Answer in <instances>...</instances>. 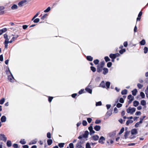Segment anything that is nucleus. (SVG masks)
Here are the masks:
<instances>
[{
    "label": "nucleus",
    "instance_id": "20e7f679",
    "mask_svg": "<svg viewBox=\"0 0 148 148\" xmlns=\"http://www.w3.org/2000/svg\"><path fill=\"white\" fill-rule=\"evenodd\" d=\"M105 140V138L103 136H101L100 137L99 140V143H101V144H104V143L103 142Z\"/></svg>",
    "mask_w": 148,
    "mask_h": 148
},
{
    "label": "nucleus",
    "instance_id": "cd10ccee",
    "mask_svg": "<svg viewBox=\"0 0 148 148\" xmlns=\"http://www.w3.org/2000/svg\"><path fill=\"white\" fill-rule=\"evenodd\" d=\"M17 6L16 5L14 4L12 6L11 8L12 10H14L17 9Z\"/></svg>",
    "mask_w": 148,
    "mask_h": 148
},
{
    "label": "nucleus",
    "instance_id": "423d86ee",
    "mask_svg": "<svg viewBox=\"0 0 148 148\" xmlns=\"http://www.w3.org/2000/svg\"><path fill=\"white\" fill-rule=\"evenodd\" d=\"M88 134L89 132L88 131H85L84 134L82 135V137L84 138H87L88 137Z\"/></svg>",
    "mask_w": 148,
    "mask_h": 148
},
{
    "label": "nucleus",
    "instance_id": "1a4fd4ad",
    "mask_svg": "<svg viewBox=\"0 0 148 148\" xmlns=\"http://www.w3.org/2000/svg\"><path fill=\"white\" fill-rule=\"evenodd\" d=\"M102 68L99 65H98L97 67V71L98 73H100L102 71Z\"/></svg>",
    "mask_w": 148,
    "mask_h": 148
},
{
    "label": "nucleus",
    "instance_id": "4be33fe9",
    "mask_svg": "<svg viewBox=\"0 0 148 148\" xmlns=\"http://www.w3.org/2000/svg\"><path fill=\"white\" fill-rule=\"evenodd\" d=\"M12 143L11 141L8 140L7 143V145L8 147H10L11 146Z\"/></svg>",
    "mask_w": 148,
    "mask_h": 148
},
{
    "label": "nucleus",
    "instance_id": "603ef678",
    "mask_svg": "<svg viewBox=\"0 0 148 148\" xmlns=\"http://www.w3.org/2000/svg\"><path fill=\"white\" fill-rule=\"evenodd\" d=\"M105 64V62L104 61L102 62H101L100 65H99V66L103 68Z\"/></svg>",
    "mask_w": 148,
    "mask_h": 148
},
{
    "label": "nucleus",
    "instance_id": "58836bf2",
    "mask_svg": "<svg viewBox=\"0 0 148 148\" xmlns=\"http://www.w3.org/2000/svg\"><path fill=\"white\" fill-rule=\"evenodd\" d=\"M20 143L24 145L26 143V142L24 139L21 140L20 141Z\"/></svg>",
    "mask_w": 148,
    "mask_h": 148
},
{
    "label": "nucleus",
    "instance_id": "7ed1b4c3",
    "mask_svg": "<svg viewBox=\"0 0 148 148\" xmlns=\"http://www.w3.org/2000/svg\"><path fill=\"white\" fill-rule=\"evenodd\" d=\"M0 139L5 142L7 140V138L4 135L1 134H0Z\"/></svg>",
    "mask_w": 148,
    "mask_h": 148
},
{
    "label": "nucleus",
    "instance_id": "f03ea898",
    "mask_svg": "<svg viewBox=\"0 0 148 148\" xmlns=\"http://www.w3.org/2000/svg\"><path fill=\"white\" fill-rule=\"evenodd\" d=\"M9 71L10 73V75L8 76V79L11 82H14V80H15L12 73L9 69Z\"/></svg>",
    "mask_w": 148,
    "mask_h": 148
},
{
    "label": "nucleus",
    "instance_id": "052dcab7",
    "mask_svg": "<svg viewBox=\"0 0 148 148\" xmlns=\"http://www.w3.org/2000/svg\"><path fill=\"white\" fill-rule=\"evenodd\" d=\"M119 102L121 103H123L124 102L123 99L122 98H121L119 100Z\"/></svg>",
    "mask_w": 148,
    "mask_h": 148
},
{
    "label": "nucleus",
    "instance_id": "13d9d810",
    "mask_svg": "<svg viewBox=\"0 0 148 148\" xmlns=\"http://www.w3.org/2000/svg\"><path fill=\"white\" fill-rule=\"evenodd\" d=\"M87 120L88 123H90L92 121V119L90 118H87Z\"/></svg>",
    "mask_w": 148,
    "mask_h": 148
},
{
    "label": "nucleus",
    "instance_id": "4c0bfd02",
    "mask_svg": "<svg viewBox=\"0 0 148 148\" xmlns=\"http://www.w3.org/2000/svg\"><path fill=\"white\" fill-rule=\"evenodd\" d=\"M99 62V61L98 59L95 60L93 61V62L96 65H97V64H98Z\"/></svg>",
    "mask_w": 148,
    "mask_h": 148
},
{
    "label": "nucleus",
    "instance_id": "f8f14e48",
    "mask_svg": "<svg viewBox=\"0 0 148 148\" xmlns=\"http://www.w3.org/2000/svg\"><path fill=\"white\" fill-rule=\"evenodd\" d=\"M101 129V127L99 125H97L95 126L94 129L97 131H99Z\"/></svg>",
    "mask_w": 148,
    "mask_h": 148
},
{
    "label": "nucleus",
    "instance_id": "ea45409f",
    "mask_svg": "<svg viewBox=\"0 0 148 148\" xmlns=\"http://www.w3.org/2000/svg\"><path fill=\"white\" fill-rule=\"evenodd\" d=\"M134 100V97H132V98H131L130 99H129V100L128 101V105L130 104L131 103L132 101Z\"/></svg>",
    "mask_w": 148,
    "mask_h": 148
},
{
    "label": "nucleus",
    "instance_id": "c03bdc74",
    "mask_svg": "<svg viewBox=\"0 0 148 148\" xmlns=\"http://www.w3.org/2000/svg\"><path fill=\"white\" fill-rule=\"evenodd\" d=\"M102 104L101 102V101L96 103V106H101Z\"/></svg>",
    "mask_w": 148,
    "mask_h": 148
},
{
    "label": "nucleus",
    "instance_id": "2eb2a0df",
    "mask_svg": "<svg viewBox=\"0 0 148 148\" xmlns=\"http://www.w3.org/2000/svg\"><path fill=\"white\" fill-rule=\"evenodd\" d=\"M82 147L81 143L80 142H78L76 144L75 148H81Z\"/></svg>",
    "mask_w": 148,
    "mask_h": 148
},
{
    "label": "nucleus",
    "instance_id": "f704fd0d",
    "mask_svg": "<svg viewBox=\"0 0 148 148\" xmlns=\"http://www.w3.org/2000/svg\"><path fill=\"white\" fill-rule=\"evenodd\" d=\"M47 16V14H46L44 15H43L41 18V19L42 20H44Z\"/></svg>",
    "mask_w": 148,
    "mask_h": 148
},
{
    "label": "nucleus",
    "instance_id": "37998d69",
    "mask_svg": "<svg viewBox=\"0 0 148 148\" xmlns=\"http://www.w3.org/2000/svg\"><path fill=\"white\" fill-rule=\"evenodd\" d=\"M51 10V8L50 7H48L46 10L44 11L45 12H49Z\"/></svg>",
    "mask_w": 148,
    "mask_h": 148
},
{
    "label": "nucleus",
    "instance_id": "7c9ffc66",
    "mask_svg": "<svg viewBox=\"0 0 148 148\" xmlns=\"http://www.w3.org/2000/svg\"><path fill=\"white\" fill-rule=\"evenodd\" d=\"M90 69L93 72H95L96 71V68L94 66H91Z\"/></svg>",
    "mask_w": 148,
    "mask_h": 148
},
{
    "label": "nucleus",
    "instance_id": "473e14b6",
    "mask_svg": "<svg viewBox=\"0 0 148 148\" xmlns=\"http://www.w3.org/2000/svg\"><path fill=\"white\" fill-rule=\"evenodd\" d=\"M140 95L142 98H144L145 97V94L143 92H141Z\"/></svg>",
    "mask_w": 148,
    "mask_h": 148
},
{
    "label": "nucleus",
    "instance_id": "de8ad7c7",
    "mask_svg": "<svg viewBox=\"0 0 148 148\" xmlns=\"http://www.w3.org/2000/svg\"><path fill=\"white\" fill-rule=\"evenodd\" d=\"M86 148H91V147L89 143H87L86 145Z\"/></svg>",
    "mask_w": 148,
    "mask_h": 148
},
{
    "label": "nucleus",
    "instance_id": "09e8293b",
    "mask_svg": "<svg viewBox=\"0 0 148 148\" xmlns=\"http://www.w3.org/2000/svg\"><path fill=\"white\" fill-rule=\"evenodd\" d=\"M142 123H140V121L137 122L135 125V126L136 127H138L140 125V124Z\"/></svg>",
    "mask_w": 148,
    "mask_h": 148
},
{
    "label": "nucleus",
    "instance_id": "9d476101",
    "mask_svg": "<svg viewBox=\"0 0 148 148\" xmlns=\"http://www.w3.org/2000/svg\"><path fill=\"white\" fill-rule=\"evenodd\" d=\"M89 86L88 85L87 87L85 88V90L88 93L91 94L92 92V90L91 89L88 88Z\"/></svg>",
    "mask_w": 148,
    "mask_h": 148
},
{
    "label": "nucleus",
    "instance_id": "72a5a7b5",
    "mask_svg": "<svg viewBox=\"0 0 148 148\" xmlns=\"http://www.w3.org/2000/svg\"><path fill=\"white\" fill-rule=\"evenodd\" d=\"M5 101V99L4 98H3L0 100V104H3Z\"/></svg>",
    "mask_w": 148,
    "mask_h": 148
},
{
    "label": "nucleus",
    "instance_id": "6e6552de",
    "mask_svg": "<svg viewBox=\"0 0 148 148\" xmlns=\"http://www.w3.org/2000/svg\"><path fill=\"white\" fill-rule=\"evenodd\" d=\"M6 118L5 116H2L1 119V120L2 122H5L6 121Z\"/></svg>",
    "mask_w": 148,
    "mask_h": 148
},
{
    "label": "nucleus",
    "instance_id": "8fccbe9b",
    "mask_svg": "<svg viewBox=\"0 0 148 148\" xmlns=\"http://www.w3.org/2000/svg\"><path fill=\"white\" fill-rule=\"evenodd\" d=\"M16 40V38L15 37H13L12 38L11 40L9 42V43H11L13 41H14Z\"/></svg>",
    "mask_w": 148,
    "mask_h": 148
},
{
    "label": "nucleus",
    "instance_id": "680f3d73",
    "mask_svg": "<svg viewBox=\"0 0 148 148\" xmlns=\"http://www.w3.org/2000/svg\"><path fill=\"white\" fill-rule=\"evenodd\" d=\"M13 146L14 148H18V145L16 144H14Z\"/></svg>",
    "mask_w": 148,
    "mask_h": 148
},
{
    "label": "nucleus",
    "instance_id": "a18cd8bd",
    "mask_svg": "<svg viewBox=\"0 0 148 148\" xmlns=\"http://www.w3.org/2000/svg\"><path fill=\"white\" fill-rule=\"evenodd\" d=\"M125 51H126V50L125 49H123L119 51V52L120 54H123V53L124 52H125Z\"/></svg>",
    "mask_w": 148,
    "mask_h": 148
},
{
    "label": "nucleus",
    "instance_id": "c85d7f7f",
    "mask_svg": "<svg viewBox=\"0 0 148 148\" xmlns=\"http://www.w3.org/2000/svg\"><path fill=\"white\" fill-rule=\"evenodd\" d=\"M133 121L132 120H128L126 122V125H128L130 123H132L133 122Z\"/></svg>",
    "mask_w": 148,
    "mask_h": 148
},
{
    "label": "nucleus",
    "instance_id": "393cba45",
    "mask_svg": "<svg viewBox=\"0 0 148 148\" xmlns=\"http://www.w3.org/2000/svg\"><path fill=\"white\" fill-rule=\"evenodd\" d=\"M140 44L142 45H144L145 44V41L143 39L140 42Z\"/></svg>",
    "mask_w": 148,
    "mask_h": 148
},
{
    "label": "nucleus",
    "instance_id": "774afa93",
    "mask_svg": "<svg viewBox=\"0 0 148 148\" xmlns=\"http://www.w3.org/2000/svg\"><path fill=\"white\" fill-rule=\"evenodd\" d=\"M123 45L125 47H126L127 46V41H125L123 43Z\"/></svg>",
    "mask_w": 148,
    "mask_h": 148
},
{
    "label": "nucleus",
    "instance_id": "9b49d317",
    "mask_svg": "<svg viewBox=\"0 0 148 148\" xmlns=\"http://www.w3.org/2000/svg\"><path fill=\"white\" fill-rule=\"evenodd\" d=\"M7 31V29L6 28H3L2 29L0 30V35H2L4 32H5Z\"/></svg>",
    "mask_w": 148,
    "mask_h": 148
},
{
    "label": "nucleus",
    "instance_id": "49530a36",
    "mask_svg": "<svg viewBox=\"0 0 148 148\" xmlns=\"http://www.w3.org/2000/svg\"><path fill=\"white\" fill-rule=\"evenodd\" d=\"M137 86L139 89H141L143 86V85L140 84H137Z\"/></svg>",
    "mask_w": 148,
    "mask_h": 148
},
{
    "label": "nucleus",
    "instance_id": "69168bd1",
    "mask_svg": "<svg viewBox=\"0 0 148 148\" xmlns=\"http://www.w3.org/2000/svg\"><path fill=\"white\" fill-rule=\"evenodd\" d=\"M141 114V112L140 111H138L136 112L135 114L136 115H140Z\"/></svg>",
    "mask_w": 148,
    "mask_h": 148
},
{
    "label": "nucleus",
    "instance_id": "f257e3e1",
    "mask_svg": "<svg viewBox=\"0 0 148 148\" xmlns=\"http://www.w3.org/2000/svg\"><path fill=\"white\" fill-rule=\"evenodd\" d=\"M136 110V108H131V107H130L127 109L126 111L127 113L132 114L135 112Z\"/></svg>",
    "mask_w": 148,
    "mask_h": 148
},
{
    "label": "nucleus",
    "instance_id": "6ab92c4d",
    "mask_svg": "<svg viewBox=\"0 0 148 148\" xmlns=\"http://www.w3.org/2000/svg\"><path fill=\"white\" fill-rule=\"evenodd\" d=\"M100 86L102 88H105V83L104 81H102L100 84Z\"/></svg>",
    "mask_w": 148,
    "mask_h": 148
},
{
    "label": "nucleus",
    "instance_id": "dca6fc26",
    "mask_svg": "<svg viewBox=\"0 0 148 148\" xmlns=\"http://www.w3.org/2000/svg\"><path fill=\"white\" fill-rule=\"evenodd\" d=\"M140 104L143 106H146L147 103L146 101L143 100L141 101H140Z\"/></svg>",
    "mask_w": 148,
    "mask_h": 148
},
{
    "label": "nucleus",
    "instance_id": "c756f323",
    "mask_svg": "<svg viewBox=\"0 0 148 148\" xmlns=\"http://www.w3.org/2000/svg\"><path fill=\"white\" fill-rule=\"evenodd\" d=\"M129 132L128 131H126L125 132V134L124 135V137L125 139H126L127 138V136L129 134Z\"/></svg>",
    "mask_w": 148,
    "mask_h": 148
},
{
    "label": "nucleus",
    "instance_id": "ddd939ff",
    "mask_svg": "<svg viewBox=\"0 0 148 148\" xmlns=\"http://www.w3.org/2000/svg\"><path fill=\"white\" fill-rule=\"evenodd\" d=\"M92 138L93 140H95V141H97L99 139V136L98 135H95L92 136Z\"/></svg>",
    "mask_w": 148,
    "mask_h": 148
},
{
    "label": "nucleus",
    "instance_id": "338daca9",
    "mask_svg": "<svg viewBox=\"0 0 148 148\" xmlns=\"http://www.w3.org/2000/svg\"><path fill=\"white\" fill-rule=\"evenodd\" d=\"M101 122V121L100 120H96L95 121V123L96 124H99Z\"/></svg>",
    "mask_w": 148,
    "mask_h": 148
},
{
    "label": "nucleus",
    "instance_id": "f3484780",
    "mask_svg": "<svg viewBox=\"0 0 148 148\" xmlns=\"http://www.w3.org/2000/svg\"><path fill=\"white\" fill-rule=\"evenodd\" d=\"M87 59L90 61H92L93 60V58L90 56H88L86 57Z\"/></svg>",
    "mask_w": 148,
    "mask_h": 148
},
{
    "label": "nucleus",
    "instance_id": "864d4df0",
    "mask_svg": "<svg viewBox=\"0 0 148 148\" xmlns=\"http://www.w3.org/2000/svg\"><path fill=\"white\" fill-rule=\"evenodd\" d=\"M112 65V63L111 62H109L107 64V66L109 67H110Z\"/></svg>",
    "mask_w": 148,
    "mask_h": 148
},
{
    "label": "nucleus",
    "instance_id": "4d7b16f0",
    "mask_svg": "<svg viewBox=\"0 0 148 148\" xmlns=\"http://www.w3.org/2000/svg\"><path fill=\"white\" fill-rule=\"evenodd\" d=\"M122 105L119 103H118L116 105V107L118 108L121 107L122 106Z\"/></svg>",
    "mask_w": 148,
    "mask_h": 148
},
{
    "label": "nucleus",
    "instance_id": "bf43d9fd",
    "mask_svg": "<svg viewBox=\"0 0 148 148\" xmlns=\"http://www.w3.org/2000/svg\"><path fill=\"white\" fill-rule=\"evenodd\" d=\"M112 114V113L110 111H108L106 113L107 115V116H110Z\"/></svg>",
    "mask_w": 148,
    "mask_h": 148
},
{
    "label": "nucleus",
    "instance_id": "e2e57ef3",
    "mask_svg": "<svg viewBox=\"0 0 148 148\" xmlns=\"http://www.w3.org/2000/svg\"><path fill=\"white\" fill-rule=\"evenodd\" d=\"M95 133V132L94 130H93V129L90 131V135H91L92 134H94Z\"/></svg>",
    "mask_w": 148,
    "mask_h": 148
},
{
    "label": "nucleus",
    "instance_id": "a211bd4d",
    "mask_svg": "<svg viewBox=\"0 0 148 148\" xmlns=\"http://www.w3.org/2000/svg\"><path fill=\"white\" fill-rule=\"evenodd\" d=\"M139 104V102L137 101H135L133 102V105L135 107L138 106Z\"/></svg>",
    "mask_w": 148,
    "mask_h": 148
},
{
    "label": "nucleus",
    "instance_id": "e433bc0d",
    "mask_svg": "<svg viewBox=\"0 0 148 148\" xmlns=\"http://www.w3.org/2000/svg\"><path fill=\"white\" fill-rule=\"evenodd\" d=\"M145 93L146 95V97L148 98V85L147 88L145 90Z\"/></svg>",
    "mask_w": 148,
    "mask_h": 148
},
{
    "label": "nucleus",
    "instance_id": "79ce46f5",
    "mask_svg": "<svg viewBox=\"0 0 148 148\" xmlns=\"http://www.w3.org/2000/svg\"><path fill=\"white\" fill-rule=\"evenodd\" d=\"M87 123L85 120H83L82 121V124L83 126H85L87 125Z\"/></svg>",
    "mask_w": 148,
    "mask_h": 148
},
{
    "label": "nucleus",
    "instance_id": "412c9836",
    "mask_svg": "<svg viewBox=\"0 0 148 148\" xmlns=\"http://www.w3.org/2000/svg\"><path fill=\"white\" fill-rule=\"evenodd\" d=\"M137 92V91L136 89H134L132 91L133 95L134 96H135L136 95Z\"/></svg>",
    "mask_w": 148,
    "mask_h": 148
},
{
    "label": "nucleus",
    "instance_id": "aec40b11",
    "mask_svg": "<svg viewBox=\"0 0 148 148\" xmlns=\"http://www.w3.org/2000/svg\"><path fill=\"white\" fill-rule=\"evenodd\" d=\"M127 93V90L126 89H124L121 91V94L122 95H126Z\"/></svg>",
    "mask_w": 148,
    "mask_h": 148
},
{
    "label": "nucleus",
    "instance_id": "6e6d98bb",
    "mask_svg": "<svg viewBox=\"0 0 148 148\" xmlns=\"http://www.w3.org/2000/svg\"><path fill=\"white\" fill-rule=\"evenodd\" d=\"M92 126V124H91L90 125V126L88 127V129L90 131L93 129Z\"/></svg>",
    "mask_w": 148,
    "mask_h": 148
},
{
    "label": "nucleus",
    "instance_id": "bb28decb",
    "mask_svg": "<svg viewBox=\"0 0 148 148\" xmlns=\"http://www.w3.org/2000/svg\"><path fill=\"white\" fill-rule=\"evenodd\" d=\"M64 143H60L58 144V145L60 148H62L64 147Z\"/></svg>",
    "mask_w": 148,
    "mask_h": 148
},
{
    "label": "nucleus",
    "instance_id": "3c124183",
    "mask_svg": "<svg viewBox=\"0 0 148 148\" xmlns=\"http://www.w3.org/2000/svg\"><path fill=\"white\" fill-rule=\"evenodd\" d=\"M40 19L39 18H37L34 20V23H38Z\"/></svg>",
    "mask_w": 148,
    "mask_h": 148
},
{
    "label": "nucleus",
    "instance_id": "5701e85b",
    "mask_svg": "<svg viewBox=\"0 0 148 148\" xmlns=\"http://www.w3.org/2000/svg\"><path fill=\"white\" fill-rule=\"evenodd\" d=\"M48 145H51L52 143V140L51 139H48L47 141Z\"/></svg>",
    "mask_w": 148,
    "mask_h": 148
},
{
    "label": "nucleus",
    "instance_id": "39448f33",
    "mask_svg": "<svg viewBox=\"0 0 148 148\" xmlns=\"http://www.w3.org/2000/svg\"><path fill=\"white\" fill-rule=\"evenodd\" d=\"M27 2L26 0H24L18 3V5L20 6H22L24 5V4Z\"/></svg>",
    "mask_w": 148,
    "mask_h": 148
},
{
    "label": "nucleus",
    "instance_id": "4468645a",
    "mask_svg": "<svg viewBox=\"0 0 148 148\" xmlns=\"http://www.w3.org/2000/svg\"><path fill=\"white\" fill-rule=\"evenodd\" d=\"M132 134H135L137 133V131L136 129H133L131 131Z\"/></svg>",
    "mask_w": 148,
    "mask_h": 148
},
{
    "label": "nucleus",
    "instance_id": "b1692460",
    "mask_svg": "<svg viewBox=\"0 0 148 148\" xmlns=\"http://www.w3.org/2000/svg\"><path fill=\"white\" fill-rule=\"evenodd\" d=\"M109 57L112 59H115L116 58V57L114 54L111 53L110 54Z\"/></svg>",
    "mask_w": 148,
    "mask_h": 148
},
{
    "label": "nucleus",
    "instance_id": "c9c22d12",
    "mask_svg": "<svg viewBox=\"0 0 148 148\" xmlns=\"http://www.w3.org/2000/svg\"><path fill=\"white\" fill-rule=\"evenodd\" d=\"M144 50L145 53H147L148 51V48L147 47H145L144 49Z\"/></svg>",
    "mask_w": 148,
    "mask_h": 148
},
{
    "label": "nucleus",
    "instance_id": "a19ab883",
    "mask_svg": "<svg viewBox=\"0 0 148 148\" xmlns=\"http://www.w3.org/2000/svg\"><path fill=\"white\" fill-rule=\"evenodd\" d=\"M104 59L106 62H108V61H110V59L108 56L105 57L104 58Z\"/></svg>",
    "mask_w": 148,
    "mask_h": 148
},
{
    "label": "nucleus",
    "instance_id": "0e129e2a",
    "mask_svg": "<svg viewBox=\"0 0 148 148\" xmlns=\"http://www.w3.org/2000/svg\"><path fill=\"white\" fill-rule=\"evenodd\" d=\"M69 147L70 148H74L73 144L72 143H70L69 144Z\"/></svg>",
    "mask_w": 148,
    "mask_h": 148
},
{
    "label": "nucleus",
    "instance_id": "2f4dec72",
    "mask_svg": "<svg viewBox=\"0 0 148 148\" xmlns=\"http://www.w3.org/2000/svg\"><path fill=\"white\" fill-rule=\"evenodd\" d=\"M124 128L123 127L120 130V131L119 132V135H120V134H121L124 132Z\"/></svg>",
    "mask_w": 148,
    "mask_h": 148
},
{
    "label": "nucleus",
    "instance_id": "a878e982",
    "mask_svg": "<svg viewBox=\"0 0 148 148\" xmlns=\"http://www.w3.org/2000/svg\"><path fill=\"white\" fill-rule=\"evenodd\" d=\"M110 82H106V85L107 88H108L110 87Z\"/></svg>",
    "mask_w": 148,
    "mask_h": 148
},
{
    "label": "nucleus",
    "instance_id": "5fc2aeb1",
    "mask_svg": "<svg viewBox=\"0 0 148 148\" xmlns=\"http://www.w3.org/2000/svg\"><path fill=\"white\" fill-rule=\"evenodd\" d=\"M47 137L49 138H51V134L50 132H49L47 133Z\"/></svg>",
    "mask_w": 148,
    "mask_h": 148
},
{
    "label": "nucleus",
    "instance_id": "0eeeda50",
    "mask_svg": "<svg viewBox=\"0 0 148 148\" xmlns=\"http://www.w3.org/2000/svg\"><path fill=\"white\" fill-rule=\"evenodd\" d=\"M103 74L104 75L106 74L108 72V69L106 68H104L103 69Z\"/></svg>",
    "mask_w": 148,
    "mask_h": 148
}]
</instances>
